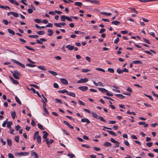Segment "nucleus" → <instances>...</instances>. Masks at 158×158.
I'll return each instance as SVG.
<instances>
[{
    "mask_svg": "<svg viewBox=\"0 0 158 158\" xmlns=\"http://www.w3.org/2000/svg\"><path fill=\"white\" fill-rule=\"evenodd\" d=\"M12 61L14 63H16V64H18L19 66H20L21 67L23 68H25V65L24 64L21 63L19 61H17L15 60H12Z\"/></svg>",
    "mask_w": 158,
    "mask_h": 158,
    "instance_id": "nucleus-1",
    "label": "nucleus"
},
{
    "mask_svg": "<svg viewBox=\"0 0 158 158\" xmlns=\"http://www.w3.org/2000/svg\"><path fill=\"white\" fill-rule=\"evenodd\" d=\"M88 79L87 78H81L77 82V83H85L88 82Z\"/></svg>",
    "mask_w": 158,
    "mask_h": 158,
    "instance_id": "nucleus-2",
    "label": "nucleus"
},
{
    "mask_svg": "<svg viewBox=\"0 0 158 158\" xmlns=\"http://www.w3.org/2000/svg\"><path fill=\"white\" fill-rule=\"evenodd\" d=\"M88 88L86 86H80L78 87V89L80 90L83 92H85L88 90Z\"/></svg>",
    "mask_w": 158,
    "mask_h": 158,
    "instance_id": "nucleus-3",
    "label": "nucleus"
},
{
    "mask_svg": "<svg viewBox=\"0 0 158 158\" xmlns=\"http://www.w3.org/2000/svg\"><path fill=\"white\" fill-rule=\"evenodd\" d=\"M10 78L14 84L16 85L19 84V82L15 80L12 77H10Z\"/></svg>",
    "mask_w": 158,
    "mask_h": 158,
    "instance_id": "nucleus-4",
    "label": "nucleus"
},
{
    "mask_svg": "<svg viewBox=\"0 0 158 158\" xmlns=\"http://www.w3.org/2000/svg\"><path fill=\"white\" fill-rule=\"evenodd\" d=\"M60 81L63 84L65 85H67L68 84L67 80L64 78H60Z\"/></svg>",
    "mask_w": 158,
    "mask_h": 158,
    "instance_id": "nucleus-5",
    "label": "nucleus"
},
{
    "mask_svg": "<svg viewBox=\"0 0 158 158\" xmlns=\"http://www.w3.org/2000/svg\"><path fill=\"white\" fill-rule=\"evenodd\" d=\"M43 132L44 134V135H43V138L45 140L47 139H47V138L48 135V134L46 131H43Z\"/></svg>",
    "mask_w": 158,
    "mask_h": 158,
    "instance_id": "nucleus-6",
    "label": "nucleus"
},
{
    "mask_svg": "<svg viewBox=\"0 0 158 158\" xmlns=\"http://www.w3.org/2000/svg\"><path fill=\"white\" fill-rule=\"evenodd\" d=\"M98 89L100 91L103 93H105L108 92L107 90L103 88H98Z\"/></svg>",
    "mask_w": 158,
    "mask_h": 158,
    "instance_id": "nucleus-7",
    "label": "nucleus"
},
{
    "mask_svg": "<svg viewBox=\"0 0 158 158\" xmlns=\"http://www.w3.org/2000/svg\"><path fill=\"white\" fill-rule=\"evenodd\" d=\"M81 122L82 123L86 122L87 124L89 123L90 122V121L87 118H84L81 119Z\"/></svg>",
    "mask_w": 158,
    "mask_h": 158,
    "instance_id": "nucleus-8",
    "label": "nucleus"
},
{
    "mask_svg": "<svg viewBox=\"0 0 158 158\" xmlns=\"http://www.w3.org/2000/svg\"><path fill=\"white\" fill-rule=\"evenodd\" d=\"M11 73H12V74H15L17 75L18 76H21V74L20 72L16 70H14V72L11 71Z\"/></svg>",
    "mask_w": 158,
    "mask_h": 158,
    "instance_id": "nucleus-9",
    "label": "nucleus"
},
{
    "mask_svg": "<svg viewBox=\"0 0 158 158\" xmlns=\"http://www.w3.org/2000/svg\"><path fill=\"white\" fill-rule=\"evenodd\" d=\"M91 114H92L93 117L97 119H99L100 116L98 115L95 113L92 112L91 113Z\"/></svg>",
    "mask_w": 158,
    "mask_h": 158,
    "instance_id": "nucleus-10",
    "label": "nucleus"
},
{
    "mask_svg": "<svg viewBox=\"0 0 158 158\" xmlns=\"http://www.w3.org/2000/svg\"><path fill=\"white\" fill-rule=\"evenodd\" d=\"M31 155L32 156H34L35 158H39V156L34 151H32L31 152Z\"/></svg>",
    "mask_w": 158,
    "mask_h": 158,
    "instance_id": "nucleus-11",
    "label": "nucleus"
},
{
    "mask_svg": "<svg viewBox=\"0 0 158 158\" xmlns=\"http://www.w3.org/2000/svg\"><path fill=\"white\" fill-rule=\"evenodd\" d=\"M66 48H68L69 50H72L74 48V46L69 44L66 46Z\"/></svg>",
    "mask_w": 158,
    "mask_h": 158,
    "instance_id": "nucleus-12",
    "label": "nucleus"
},
{
    "mask_svg": "<svg viewBox=\"0 0 158 158\" xmlns=\"http://www.w3.org/2000/svg\"><path fill=\"white\" fill-rule=\"evenodd\" d=\"M111 23L113 24H114L116 25H118L120 24V22L118 21L114 20L111 22Z\"/></svg>",
    "mask_w": 158,
    "mask_h": 158,
    "instance_id": "nucleus-13",
    "label": "nucleus"
},
{
    "mask_svg": "<svg viewBox=\"0 0 158 158\" xmlns=\"http://www.w3.org/2000/svg\"><path fill=\"white\" fill-rule=\"evenodd\" d=\"M89 2L92 3H94L95 4H100V2L98 1H87Z\"/></svg>",
    "mask_w": 158,
    "mask_h": 158,
    "instance_id": "nucleus-14",
    "label": "nucleus"
},
{
    "mask_svg": "<svg viewBox=\"0 0 158 158\" xmlns=\"http://www.w3.org/2000/svg\"><path fill=\"white\" fill-rule=\"evenodd\" d=\"M115 95L118 97L122 99L124 98L125 97V96L120 94H115Z\"/></svg>",
    "mask_w": 158,
    "mask_h": 158,
    "instance_id": "nucleus-15",
    "label": "nucleus"
},
{
    "mask_svg": "<svg viewBox=\"0 0 158 158\" xmlns=\"http://www.w3.org/2000/svg\"><path fill=\"white\" fill-rule=\"evenodd\" d=\"M67 94L70 95V96H71L73 97H76V95L73 92H69L68 91Z\"/></svg>",
    "mask_w": 158,
    "mask_h": 158,
    "instance_id": "nucleus-16",
    "label": "nucleus"
},
{
    "mask_svg": "<svg viewBox=\"0 0 158 158\" xmlns=\"http://www.w3.org/2000/svg\"><path fill=\"white\" fill-rule=\"evenodd\" d=\"M37 142L39 143H40L41 142V137L38 135L37 137Z\"/></svg>",
    "mask_w": 158,
    "mask_h": 158,
    "instance_id": "nucleus-17",
    "label": "nucleus"
},
{
    "mask_svg": "<svg viewBox=\"0 0 158 158\" xmlns=\"http://www.w3.org/2000/svg\"><path fill=\"white\" fill-rule=\"evenodd\" d=\"M0 8L4 10H7V9H10V8L9 7L6 6H4L1 5H0Z\"/></svg>",
    "mask_w": 158,
    "mask_h": 158,
    "instance_id": "nucleus-18",
    "label": "nucleus"
},
{
    "mask_svg": "<svg viewBox=\"0 0 158 158\" xmlns=\"http://www.w3.org/2000/svg\"><path fill=\"white\" fill-rule=\"evenodd\" d=\"M106 131L109 132L110 134L114 136H116L117 135L115 133L112 131L107 130Z\"/></svg>",
    "mask_w": 158,
    "mask_h": 158,
    "instance_id": "nucleus-19",
    "label": "nucleus"
},
{
    "mask_svg": "<svg viewBox=\"0 0 158 158\" xmlns=\"http://www.w3.org/2000/svg\"><path fill=\"white\" fill-rule=\"evenodd\" d=\"M48 32L49 33L48 34V35L50 36H51L53 35V32L52 30L50 29H48Z\"/></svg>",
    "mask_w": 158,
    "mask_h": 158,
    "instance_id": "nucleus-20",
    "label": "nucleus"
},
{
    "mask_svg": "<svg viewBox=\"0 0 158 158\" xmlns=\"http://www.w3.org/2000/svg\"><path fill=\"white\" fill-rule=\"evenodd\" d=\"M7 141L8 145L9 146H11L12 144V141L10 139L7 138Z\"/></svg>",
    "mask_w": 158,
    "mask_h": 158,
    "instance_id": "nucleus-21",
    "label": "nucleus"
},
{
    "mask_svg": "<svg viewBox=\"0 0 158 158\" xmlns=\"http://www.w3.org/2000/svg\"><path fill=\"white\" fill-rule=\"evenodd\" d=\"M151 30V29H150L149 30H148V31L149 35H152V36L153 37H155V33L154 32H150V30Z\"/></svg>",
    "mask_w": 158,
    "mask_h": 158,
    "instance_id": "nucleus-22",
    "label": "nucleus"
},
{
    "mask_svg": "<svg viewBox=\"0 0 158 158\" xmlns=\"http://www.w3.org/2000/svg\"><path fill=\"white\" fill-rule=\"evenodd\" d=\"M111 143H110L108 142H105L103 145L104 146H105L107 147L111 146Z\"/></svg>",
    "mask_w": 158,
    "mask_h": 158,
    "instance_id": "nucleus-23",
    "label": "nucleus"
},
{
    "mask_svg": "<svg viewBox=\"0 0 158 158\" xmlns=\"http://www.w3.org/2000/svg\"><path fill=\"white\" fill-rule=\"evenodd\" d=\"M132 63L133 64H142V62L140 60H137L133 61Z\"/></svg>",
    "mask_w": 158,
    "mask_h": 158,
    "instance_id": "nucleus-24",
    "label": "nucleus"
},
{
    "mask_svg": "<svg viewBox=\"0 0 158 158\" xmlns=\"http://www.w3.org/2000/svg\"><path fill=\"white\" fill-rule=\"evenodd\" d=\"M15 100L17 102H18L19 104L20 105H21L22 104V103H21V102L19 100V99L17 97V96H16L15 97Z\"/></svg>",
    "mask_w": 158,
    "mask_h": 158,
    "instance_id": "nucleus-25",
    "label": "nucleus"
},
{
    "mask_svg": "<svg viewBox=\"0 0 158 158\" xmlns=\"http://www.w3.org/2000/svg\"><path fill=\"white\" fill-rule=\"evenodd\" d=\"M68 91L66 89H63V90H58V92L60 93H61V94H64V93H66L67 94V92H68Z\"/></svg>",
    "mask_w": 158,
    "mask_h": 158,
    "instance_id": "nucleus-26",
    "label": "nucleus"
},
{
    "mask_svg": "<svg viewBox=\"0 0 158 158\" xmlns=\"http://www.w3.org/2000/svg\"><path fill=\"white\" fill-rule=\"evenodd\" d=\"M20 153V156H27L29 154V153L28 152H21Z\"/></svg>",
    "mask_w": 158,
    "mask_h": 158,
    "instance_id": "nucleus-27",
    "label": "nucleus"
},
{
    "mask_svg": "<svg viewBox=\"0 0 158 158\" xmlns=\"http://www.w3.org/2000/svg\"><path fill=\"white\" fill-rule=\"evenodd\" d=\"M11 114L12 116V118L13 119H15V117L16 115V113H15V111H14L13 112H11Z\"/></svg>",
    "mask_w": 158,
    "mask_h": 158,
    "instance_id": "nucleus-28",
    "label": "nucleus"
},
{
    "mask_svg": "<svg viewBox=\"0 0 158 158\" xmlns=\"http://www.w3.org/2000/svg\"><path fill=\"white\" fill-rule=\"evenodd\" d=\"M11 15L16 18L19 16V14L16 12H12Z\"/></svg>",
    "mask_w": 158,
    "mask_h": 158,
    "instance_id": "nucleus-29",
    "label": "nucleus"
},
{
    "mask_svg": "<svg viewBox=\"0 0 158 158\" xmlns=\"http://www.w3.org/2000/svg\"><path fill=\"white\" fill-rule=\"evenodd\" d=\"M74 4L75 6H78L80 7H81L82 5V3L80 2H75Z\"/></svg>",
    "mask_w": 158,
    "mask_h": 158,
    "instance_id": "nucleus-30",
    "label": "nucleus"
},
{
    "mask_svg": "<svg viewBox=\"0 0 158 158\" xmlns=\"http://www.w3.org/2000/svg\"><path fill=\"white\" fill-rule=\"evenodd\" d=\"M66 19V16L63 15L61 16L60 17V19L62 21H64Z\"/></svg>",
    "mask_w": 158,
    "mask_h": 158,
    "instance_id": "nucleus-31",
    "label": "nucleus"
},
{
    "mask_svg": "<svg viewBox=\"0 0 158 158\" xmlns=\"http://www.w3.org/2000/svg\"><path fill=\"white\" fill-rule=\"evenodd\" d=\"M39 132L38 131H36L34 134V137H33V139L34 140H35L36 138V136H37L39 135Z\"/></svg>",
    "mask_w": 158,
    "mask_h": 158,
    "instance_id": "nucleus-32",
    "label": "nucleus"
},
{
    "mask_svg": "<svg viewBox=\"0 0 158 158\" xmlns=\"http://www.w3.org/2000/svg\"><path fill=\"white\" fill-rule=\"evenodd\" d=\"M48 72L49 73H50L52 74L54 76H56L57 75V73L56 72L53 71L49 70L48 71Z\"/></svg>",
    "mask_w": 158,
    "mask_h": 158,
    "instance_id": "nucleus-33",
    "label": "nucleus"
},
{
    "mask_svg": "<svg viewBox=\"0 0 158 158\" xmlns=\"http://www.w3.org/2000/svg\"><path fill=\"white\" fill-rule=\"evenodd\" d=\"M101 14L102 15H108V16H110L111 15V13H107L104 12H101Z\"/></svg>",
    "mask_w": 158,
    "mask_h": 158,
    "instance_id": "nucleus-34",
    "label": "nucleus"
},
{
    "mask_svg": "<svg viewBox=\"0 0 158 158\" xmlns=\"http://www.w3.org/2000/svg\"><path fill=\"white\" fill-rule=\"evenodd\" d=\"M130 9L131 10V11L133 13H135L136 14H138V12L134 8H130Z\"/></svg>",
    "mask_w": 158,
    "mask_h": 158,
    "instance_id": "nucleus-35",
    "label": "nucleus"
},
{
    "mask_svg": "<svg viewBox=\"0 0 158 158\" xmlns=\"http://www.w3.org/2000/svg\"><path fill=\"white\" fill-rule=\"evenodd\" d=\"M12 122H7V127L8 128H11V125H12Z\"/></svg>",
    "mask_w": 158,
    "mask_h": 158,
    "instance_id": "nucleus-36",
    "label": "nucleus"
},
{
    "mask_svg": "<svg viewBox=\"0 0 158 158\" xmlns=\"http://www.w3.org/2000/svg\"><path fill=\"white\" fill-rule=\"evenodd\" d=\"M25 48H26L27 49L30 50H31V51H34V52L35 50V49L33 48H31L30 47H29L28 46H25Z\"/></svg>",
    "mask_w": 158,
    "mask_h": 158,
    "instance_id": "nucleus-37",
    "label": "nucleus"
},
{
    "mask_svg": "<svg viewBox=\"0 0 158 158\" xmlns=\"http://www.w3.org/2000/svg\"><path fill=\"white\" fill-rule=\"evenodd\" d=\"M7 30L10 33L12 34V35H14L15 34V32L13 30L9 29H8Z\"/></svg>",
    "mask_w": 158,
    "mask_h": 158,
    "instance_id": "nucleus-38",
    "label": "nucleus"
},
{
    "mask_svg": "<svg viewBox=\"0 0 158 158\" xmlns=\"http://www.w3.org/2000/svg\"><path fill=\"white\" fill-rule=\"evenodd\" d=\"M9 1L11 3L15 4L17 6L19 5V4L16 1Z\"/></svg>",
    "mask_w": 158,
    "mask_h": 158,
    "instance_id": "nucleus-39",
    "label": "nucleus"
},
{
    "mask_svg": "<svg viewBox=\"0 0 158 158\" xmlns=\"http://www.w3.org/2000/svg\"><path fill=\"white\" fill-rule=\"evenodd\" d=\"M60 23H54V25L57 27H61V24H60Z\"/></svg>",
    "mask_w": 158,
    "mask_h": 158,
    "instance_id": "nucleus-40",
    "label": "nucleus"
},
{
    "mask_svg": "<svg viewBox=\"0 0 158 158\" xmlns=\"http://www.w3.org/2000/svg\"><path fill=\"white\" fill-rule=\"evenodd\" d=\"M108 71L109 72L111 73H113L114 72V70L113 69L111 68H108Z\"/></svg>",
    "mask_w": 158,
    "mask_h": 158,
    "instance_id": "nucleus-41",
    "label": "nucleus"
},
{
    "mask_svg": "<svg viewBox=\"0 0 158 158\" xmlns=\"http://www.w3.org/2000/svg\"><path fill=\"white\" fill-rule=\"evenodd\" d=\"M42 98H41L42 99H43V100L44 101V102H47L48 100L47 98L44 96L43 94L42 95Z\"/></svg>",
    "mask_w": 158,
    "mask_h": 158,
    "instance_id": "nucleus-42",
    "label": "nucleus"
},
{
    "mask_svg": "<svg viewBox=\"0 0 158 158\" xmlns=\"http://www.w3.org/2000/svg\"><path fill=\"white\" fill-rule=\"evenodd\" d=\"M37 33L39 35H43L45 33V32L44 31H40L37 32Z\"/></svg>",
    "mask_w": 158,
    "mask_h": 158,
    "instance_id": "nucleus-43",
    "label": "nucleus"
},
{
    "mask_svg": "<svg viewBox=\"0 0 158 158\" xmlns=\"http://www.w3.org/2000/svg\"><path fill=\"white\" fill-rule=\"evenodd\" d=\"M38 128L41 130H44V129L43 128V127L42 125L39 123L38 124Z\"/></svg>",
    "mask_w": 158,
    "mask_h": 158,
    "instance_id": "nucleus-44",
    "label": "nucleus"
},
{
    "mask_svg": "<svg viewBox=\"0 0 158 158\" xmlns=\"http://www.w3.org/2000/svg\"><path fill=\"white\" fill-rule=\"evenodd\" d=\"M35 27L36 28H38V29H40L41 28H45V27L43 26L42 27L40 26H39L37 24H35Z\"/></svg>",
    "mask_w": 158,
    "mask_h": 158,
    "instance_id": "nucleus-45",
    "label": "nucleus"
},
{
    "mask_svg": "<svg viewBox=\"0 0 158 158\" xmlns=\"http://www.w3.org/2000/svg\"><path fill=\"white\" fill-rule=\"evenodd\" d=\"M38 68L40 69H41L43 70H46V69L42 65L38 67Z\"/></svg>",
    "mask_w": 158,
    "mask_h": 158,
    "instance_id": "nucleus-46",
    "label": "nucleus"
},
{
    "mask_svg": "<svg viewBox=\"0 0 158 158\" xmlns=\"http://www.w3.org/2000/svg\"><path fill=\"white\" fill-rule=\"evenodd\" d=\"M117 72L119 74H122L123 73V70L119 69H117Z\"/></svg>",
    "mask_w": 158,
    "mask_h": 158,
    "instance_id": "nucleus-47",
    "label": "nucleus"
},
{
    "mask_svg": "<svg viewBox=\"0 0 158 158\" xmlns=\"http://www.w3.org/2000/svg\"><path fill=\"white\" fill-rule=\"evenodd\" d=\"M34 21L35 23H40L42 22V21L40 19H35Z\"/></svg>",
    "mask_w": 158,
    "mask_h": 158,
    "instance_id": "nucleus-48",
    "label": "nucleus"
},
{
    "mask_svg": "<svg viewBox=\"0 0 158 158\" xmlns=\"http://www.w3.org/2000/svg\"><path fill=\"white\" fill-rule=\"evenodd\" d=\"M127 113L129 114H133L134 115H136V114L133 111L132 112H131L129 110H128L127 111Z\"/></svg>",
    "mask_w": 158,
    "mask_h": 158,
    "instance_id": "nucleus-49",
    "label": "nucleus"
},
{
    "mask_svg": "<svg viewBox=\"0 0 158 158\" xmlns=\"http://www.w3.org/2000/svg\"><path fill=\"white\" fill-rule=\"evenodd\" d=\"M143 41L145 43H148V44H150V43L149 41L148 40H147V39H145V38H143Z\"/></svg>",
    "mask_w": 158,
    "mask_h": 158,
    "instance_id": "nucleus-50",
    "label": "nucleus"
},
{
    "mask_svg": "<svg viewBox=\"0 0 158 158\" xmlns=\"http://www.w3.org/2000/svg\"><path fill=\"white\" fill-rule=\"evenodd\" d=\"M96 69L97 70L101 71L103 72H105V71L104 69L100 68H97Z\"/></svg>",
    "mask_w": 158,
    "mask_h": 158,
    "instance_id": "nucleus-51",
    "label": "nucleus"
},
{
    "mask_svg": "<svg viewBox=\"0 0 158 158\" xmlns=\"http://www.w3.org/2000/svg\"><path fill=\"white\" fill-rule=\"evenodd\" d=\"M44 141H46V143L48 145V147L49 148L50 147V146L49 145V144H50V141H49L48 139H46V140H44Z\"/></svg>",
    "mask_w": 158,
    "mask_h": 158,
    "instance_id": "nucleus-52",
    "label": "nucleus"
},
{
    "mask_svg": "<svg viewBox=\"0 0 158 158\" xmlns=\"http://www.w3.org/2000/svg\"><path fill=\"white\" fill-rule=\"evenodd\" d=\"M26 66L28 67H33L36 66L34 64H26Z\"/></svg>",
    "mask_w": 158,
    "mask_h": 158,
    "instance_id": "nucleus-53",
    "label": "nucleus"
},
{
    "mask_svg": "<svg viewBox=\"0 0 158 158\" xmlns=\"http://www.w3.org/2000/svg\"><path fill=\"white\" fill-rule=\"evenodd\" d=\"M8 157L9 158H14V157L13 154L11 153H9L8 154Z\"/></svg>",
    "mask_w": 158,
    "mask_h": 158,
    "instance_id": "nucleus-54",
    "label": "nucleus"
},
{
    "mask_svg": "<svg viewBox=\"0 0 158 158\" xmlns=\"http://www.w3.org/2000/svg\"><path fill=\"white\" fill-rule=\"evenodd\" d=\"M30 85L38 89H39L40 88V87L39 86L34 84H31Z\"/></svg>",
    "mask_w": 158,
    "mask_h": 158,
    "instance_id": "nucleus-55",
    "label": "nucleus"
},
{
    "mask_svg": "<svg viewBox=\"0 0 158 158\" xmlns=\"http://www.w3.org/2000/svg\"><path fill=\"white\" fill-rule=\"evenodd\" d=\"M103 98H106L107 99H109L111 101H114V100L110 98H109V97H107L104 96L103 97Z\"/></svg>",
    "mask_w": 158,
    "mask_h": 158,
    "instance_id": "nucleus-56",
    "label": "nucleus"
},
{
    "mask_svg": "<svg viewBox=\"0 0 158 158\" xmlns=\"http://www.w3.org/2000/svg\"><path fill=\"white\" fill-rule=\"evenodd\" d=\"M119 38L118 37H117L114 40V44H116L118 43V42L119 41Z\"/></svg>",
    "mask_w": 158,
    "mask_h": 158,
    "instance_id": "nucleus-57",
    "label": "nucleus"
},
{
    "mask_svg": "<svg viewBox=\"0 0 158 158\" xmlns=\"http://www.w3.org/2000/svg\"><path fill=\"white\" fill-rule=\"evenodd\" d=\"M153 143L152 142L147 143H146V145L148 147H150L152 146Z\"/></svg>",
    "mask_w": 158,
    "mask_h": 158,
    "instance_id": "nucleus-58",
    "label": "nucleus"
},
{
    "mask_svg": "<svg viewBox=\"0 0 158 158\" xmlns=\"http://www.w3.org/2000/svg\"><path fill=\"white\" fill-rule=\"evenodd\" d=\"M90 71V70L87 69H82V71L84 73H87Z\"/></svg>",
    "mask_w": 158,
    "mask_h": 158,
    "instance_id": "nucleus-59",
    "label": "nucleus"
},
{
    "mask_svg": "<svg viewBox=\"0 0 158 158\" xmlns=\"http://www.w3.org/2000/svg\"><path fill=\"white\" fill-rule=\"evenodd\" d=\"M13 77L16 79H19L20 78L19 77L17 76V75H15V74H13Z\"/></svg>",
    "mask_w": 158,
    "mask_h": 158,
    "instance_id": "nucleus-60",
    "label": "nucleus"
},
{
    "mask_svg": "<svg viewBox=\"0 0 158 158\" xmlns=\"http://www.w3.org/2000/svg\"><path fill=\"white\" fill-rule=\"evenodd\" d=\"M99 119H100L101 121H103L104 122L106 123V120H105V119H104L102 117L99 116Z\"/></svg>",
    "mask_w": 158,
    "mask_h": 158,
    "instance_id": "nucleus-61",
    "label": "nucleus"
},
{
    "mask_svg": "<svg viewBox=\"0 0 158 158\" xmlns=\"http://www.w3.org/2000/svg\"><path fill=\"white\" fill-rule=\"evenodd\" d=\"M19 136H16L15 138V140L17 143L19 142Z\"/></svg>",
    "mask_w": 158,
    "mask_h": 158,
    "instance_id": "nucleus-62",
    "label": "nucleus"
},
{
    "mask_svg": "<svg viewBox=\"0 0 158 158\" xmlns=\"http://www.w3.org/2000/svg\"><path fill=\"white\" fill-rule=\"evenodd\" d=\"M55 99L56 102H58L62 104L63 103L62 101L60 100L57 98H56Z\"/></svg>",
    "mask_w": 158,
    "mask_h": 158,
    "instance_id": "nucleus-63",
    "label": "nucleus"
},
{
    "mask_svg": "<svg viewBox=\"0 0 158 158\" xmlns=\"http://www.w3.org/2000/svg\"><path fill=\"white\" fill-rule=\"evenodd\" d=\"M2 22L5 25H7L8 23V21L6 20V19H4L2 20Z\"/></svg>",
    "mask_w": 158,
    "mask_h": 158,
    "instance_id": "nucleus-64",
    "label": "nucleus"
}]
</instances>
